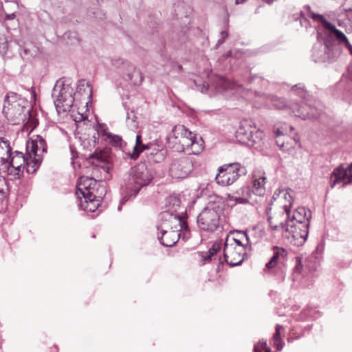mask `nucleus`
<instances>
[{"label": "nucleus", "instance_id": "obj_24", "mask_svg": "<svg viewBox=\"0 0 352 352\" xmlns=\"http://www.w3.org/2000/svg\"><path fill=\"white\" fill-rule=\"evenodd\" d=\"M279 192L282 193L280 199H285V204H284L283 206V209L285 212V218L288 219L289 217V213L291 212L290 208L292 203V197L287 190H279Z\"/></svg>", "mask_w": 352, "mask_h": 352}, {"label": "nucleus", "instance_id": "obj_51", "mask_svg": "<svg viewBox=\"0 0 352 352\" xmlns=\"http://www.w3.org/2000/svg\"><path fill=\"white\" fill-rule=\"evenodd\" d=\"M279 190L280 189H278L277 190H276L273 195V197H272V199L274 200H276L277 199H280V197L282 195V193H280L279 192Z\"/></svg>", "mask_w": 352, "mask_h": 352}, {"label": "nucleus", "instance_id": "obj_22", "mask_svg": "<svg viewBox=\"0 0 352 352\" xmlns=\"http://www.w3.org/2000/svg\"><path fill=\"white\" fill-rule=\"evenodd\" d=\"M12 148L10 142L8 140L0 141V166H6L12 155Z\"/></svg>", "mask_w": 352, "mask_h": 352}, {"label": "nucleus", "instance_id": "obj_7", "mask_svg": "<svg viewBox=\"0 0 352 352\" xmlns=\"http://www.w3.org/2000/svg\"><path fill=\"white\" fill-rule=\"evenodd\" d=\"M199 228L204 231L213 232L221 228L220 210L205 208L197 217Z\"/></svg>", "mask_w": 352, "mask_h": 352}, {"label": "nucleus", "instance_id": "obj_52", "mask_svg": "<svg viewBox=\"0 0 352 352\" xmlns=\"http://www.w3.org/2000/svg\"><path fill=\"white\" fill-rule=\"evenodd\" d=\"M342 45H344L349 51L350 54L352 55V45L349 43V40H346V42H344Z\"/></svg>", "mask_w": 352, "mask_h": 352}, {"label": "nucleus", "instance_id": "obj_30", "mask_svg": "<svg viewBox=\"0 0 352 352\" xmlns=\"http://www.w3.org/2000/svg\"><path fill=\"white\" fill-rule=\"evenodd\" d=\"M107 136L109 138L113 146L122 147V139L118 135H112L111 133L106 132L104 130H101L98 132V135Z\"/></svg>", "mask_w": 352, "mask_h": 352}, {"label": "nucleus", "instance_id": "obj_62", "mask_svg": "<svg viewBox=\"0 0 352 352\" xmlns=\"http://www.w3.org/2000/svg\"><path fill=\"white\" fill-rule=\"evenodd\" d=\"M311 108L309 107V115L311 114Z\"/></svg>", "mask_w": 352, "mask_h": 352}, {"label": "nucleus", "instance_id": "obj_44", "mask_svg": "<svg viewBox=\"0 0 352 352\" xmlns=\"http://www.w3.org/2000/svg\"><path fill=\"white\" fill-rule=\"evenodd\" d=\"M309 17H311L314 21H318V22L321 23L323 28H324V22L323 21H328L323 15L319 14H315L313 12H311L309 11Z\"/></svg>", "mask_w": 352, "mask_h": 352}, {"label": "nucleus", "instance_id": "obj_35", "mask_svg": "<svg viewBox=\"0 0 352 352\" xmlns=\"http://www.w3.org/2000/svg\"><path fill=\"white\" fill-rule=\"evenodd\" d=\"M323 250H324V244H323V243H320L316 247L315 252H314L312 254V257H314V258L316 259V261L314 262V267L315 270H317V267L319 265V263L320 261V257H321L320 255H321L322 252H323Z\"/></svg>", "mask_w": 352, "mask_h": 352}, {"label": "nucleus", "instance_id": "obj_36", "mask_svg": "<svg viewBox=\"0 0 352 352\" xmlns=\"http://www.w3.org/2000/svg\"><path fill=\"white\" fill-rule=\"evenodd\" d=\"M98 191L97 193H94V191H92L90 195H91L93 197H95L96 199H98V201L100 202L103 197L105 196L107 193V190L105 185L102 182H98Z\"/></svg>", "mask_w": 352, "mask_h": 352}, {"label": "nucleus", "instance_id": "obj_63", "mask_svg": "<svg viewBox=\"0 0 352 352\" xmlns=\"http://www.w3.org/2000/svg\"><path fill=\"white\" fill-rule=\"evenodd\" d=\"M309 272H311V267H310V266H309Z\"/></svg>", "mask_w": 352, "mask_h": 352}, {"label": "nucleus", "instance_id": "obj_8", "mask_svg": "<svg viewBox=\"0 0 352 352\" xmlns=\"http://www.w3.org/2000/svg\"><path fill=\"white\" fill-rule=\"evenodd\" d=\"M193 169L194 164L190 157H174L170 163L168 174L172 178L184 179L191 174Z\"/></svg>", "mask_w": 352, "mask_h": 352}, {"label": "nucleus", "instance_id": "obj_15", "mask_svg": "<svg viewBox=\"0 0 352 352\" xmlns=\"http://www.w3.org/2000/svg\"><path fill=\"white\" fill-rule=\"evenodd\" d=\"M342 180L344 181L343 185L352 183V163L346 168L340 166L334 169L331 177V188Z\"/></svg>", "mask_w": 352, "mask_h": 352}, {"label": "nucleus", "instance_id": "obj_37", "mask_svg": "<svg viewBox=\"0 0 352 352\" xmlns=\"http://www.w3.org/2000/svg\"><path fill=\"white\" fill-rule=\"evenodd\" d=\"M291 93L292 94L298 96L302 99H305L307 96V91L305 89V86H301L300 84L293 86Z\"/></svg>", "mask_w": 352, "mask_h": 352}, {"label": "nucleus", "instance_id": "obj_9", "mask_svg": "<svg viewBox=\"0 0 352 352\" xmlns=\"http://www.w3.org/2000/svg\"><path fill=\"white\" fill-rule=\"evenodd\" d=\"M31 155L27 152L25 157L22 152L14 151L8 160L6 168H8L10 174H13L15 179H19L23 176L24 169L28 172V163H29Z\"/></svg>", "mask_w": 352, "mask_h": 352}, {"label": "nucleus", "instance_id": "obj_48", "mask_svg": "<svg viewBox=\"0 0 352 352\" xmlns=\"http://www.w3.org/2000/svg\"><path fill=\"white\" fill-rule=\"evenodd\" d=\"M261 80V78L260 77L257 76L256 75L250 76L247 80L248 83H254L256 81H258V82Z\"/></svg>", "mask_w": 352, "mask_h": 352}, {"label": "nucleus", "instance_id": "obj_60", "mask_svg": "<svg viewBox=\"0 0 352 352\" xmlns=\"http://www.w3.org/2000/svg\"><path fill=\"white\" fill-rule=\"evenodd\" d=\"M91 191H94V193H97V192H98V186L96 187V188H94V189H91Z\"/></svg>", "mask_w": 352, "mask_h": 352}, {"label": "nucleus", "instance_id": "obj_56", "mask_svg": "<svg viewBox=\"0 0 352 352\" xmlns=\"http://www.w3.org/2000/svg\"><path fill=\"white\" fill-rule=\"evenodd\" d=\"M70 150H71L72 155V160H73L74 158L76 157L77 153L76 151H74L72 147H70Z\"/></svg>", "mask_w": 352, "mask_h": 352}, {"label": "nucleus", "instance_id": "obj_57", "mask_svg": "<svg viewBox=\"0 0 352 352\" xmlns=\"http://www.w3.org/2000/svg\"><path fill=\"white\" fill-rule=\"evenodd\" d=\"M324 45L327 48H329L331 45V43L328 39H326L324 41Z\"/></svg>", "mask_w": 352, "mask_h": 352}, {"label": "nucleus", "instance_id": "obj_34", "mask_svg": "<svg viewBox=\"0 0 352 352\" xmlns=\"http://www.w3.org/2000/svg\"><path fill=\"white\" fill-rule=\"evenodd\" d=\"M276 143L280 149H287V145H283L285 140H289V137L283 134L280 129H278L276 131Z\"/></svg>", "mask_w": 352, "mask_h": 352}, {"label": "nucleus", "instance_id": "obj_59", "mask_svg": "<svg viewBox=\"0 0 352 352\" xmlns=\"http://www.w3.org/2000/svg\"><path fill=\"white\" fill-rule=\"evenodd\" d=\"M91 191H94V193H97V192H98V186L96 187V188H94V189H91Z\"/></svg>", "mask_w": 352, "mask_h": 352}, {"label": "nucleus", "instance_id": "obj_16", "mask_svg": "<svg viewBox=\"0 0 352 352\" xmlns=\"http://www.w3.org/2000/svg\"><path fill=\"white\" fill-rule=\"evenodd\" d=\"M98 185V182L93 177L81 176L76 184V195L77 197L80 198V196H85L86 192L91 193L92 192L91 189L94 190Z\"/></svg>", "mask_w": 352, "mask_h": 352}, {"label": "nucleus", "instance_id": "obj_17", "mask_svg": "<svg viewBox=\"0 0 352 352\" xmlns=\"http://www.w3.org/2000/svg\"><path fill=\"white\" fill-rule=\"evenodd\" d=\"M157 230L161 233L160 236H157V239L162 245L172 247L178 241L179 234L177 231L164 228H160Z\"/></svg>", "mask_w": 352, "mask_h": 352}, {"label": "nucleus", "instance_id": "obj_49", "mask_svg": "<svg viewBox=\"0 0 352 352\" xmlns=\"http://www.w3.org/2000/svg\"><path fill=\"white\" fill-rule=\"evenodd\" d=\"M300 17L301 18L299 19L300 25L302 26L305 25V28H307V22L306 21L307 19L305 18V16H304V14H302V12H300Z\"/></svg>", "mask_w": 352, "mask_h": 352}, {"label": "nucleus", "instance_id": "obj_23", "mask_svg": "<svg viewBox=\"0 0 352 352\" xmlns=\"http://www.w3.org/2000/svg\"><path fill=\"white\" fill-rule=\"evenodd\" d=\"M324 22V29L328 30L330 32L331 36H334L340 45H342L344 42H346L348 38L342 31L337 29L336 26L331 24L330 22Z\"/></svg>", "mask_w": 352, "mask_h": 352}, {"label": "nucleus", "instance_id": "obj_14", "mask_svg": "<svg viewBox=\"0 0 352 352\" xmlns=\"http://www.w3.org/2000/svg\"><path fill=\"white\" fill-rule=\"evenodd\" d=\"M293 219L296 221V223L293 226L292 230V241L294 245H302L308 237V219L302 221L301 218L298 219L297 214H294Z\"/></svg>", "mask_w": 352, "mask_h": 352}, {"label": "nucleus", "instance_id": "obj_38", "mask_svg": "<svg viewBox=\"0 0 352 352\" xmlns=\"http://www.w3.org/2000/svg\"><path fill=\"white\" fill-rule=\"evenodd\" d=\"M230 234L233 235L232 237H236L241 241H245L246 245H248L249 241H250L247 230H234L230 232Z\"/></svg>", "mask_w": 352, "mask_h": 352}, {"label": "nucleus", "instance_id": "obj_32", "mask_svg": "<svg viewBox=\"0 0 352 352\" xmlns=\"http://www.w3.org/2000/svg\"><path fill=\"white\" fill-rule=\"evenodd\" d=\"M283 329V326L277 324L276 326V331L273 336V345L278 351L281 350L283 347V342L280 339V330Z\"/></svg>", "mask_w": 352, "mask_h": 352}, {"label": "nucleus", "instance_id": "obj_40", "mask_svg": "<svg viewBox=\"0 0 352 352\" xmlns=\"http://www.w3.org/2000/svg\"><path fill=\"white\" fill-rule=\"evenodd\" d=\"M137 117L134 114L133 111L127 112L126 113V124L131 129H137L138 123L136 122Z\"/></svg>", "mask_w": 352, "mask_h": 352}, {"label": "nucleus", "instance_id": "obj_42", "mask_svg": "<svg viewBox=\"0 0 352 352\" xmlns=\"http://www.w3.org/2000/svg\"><path fill=\"white\" fill-rule=\"evenodd\" d=\"M272 210V208L271 207H267V214H269V212L270 210ZM267 221L270 224V226L271 227V228L274 230H279V229H284L285 228V224L283 222H280L278 225H275L274 224V223L272 222V218L271 216L268 215L267 217Z\"/></svg>", "mask_w": 352, "mask_h": 352}, {"label": "nucleus", "instance_id": "obj_47", "mask_svg": "<svg viewBox=\"0 0 352 352\" xmlns=\"http://www.w3.org/2000/svg\"><path fill=\"white\" fill-rule=\"evenodd\" d=\"M220 36H221V38L218 40V41L217 43V46L221 45V44H223L225 42L226 38L228 36V32L226 30L221 31L220 33Z\"/></svg>", "mask_w": 352, "mask_h": 352}, {"label": "nucleus", "instance_id": "obj_43", "mask_svg": "<svg viewBox=\"0 0 352 352\" xmlns=\"http://www.w3.org/2000/svg\"><path fill=\"white\" fill-rule=\"evenodd\" d=\"M254 352H271V349L267 346L266 342L261 341L254 346Z\"/></svg>", "mask_w": 352, "mask_h": 352}, {"label": "nucleus", "instance_id": "obj_19", "mask_svg": "<svg viewBox=\"0 0 352 352\" xmlns=\"http://www.w3.org/2000/svg\"><path fill=\"white\" fill-rule=\"evenodd\" d=\"M79 199V208L87 212H94L100 206V201L90 193L86 192L85 196H80Z\"/></svg>", "mask_w": 352, "mask_h": 352}, {"label": "nucleus", "instance_id": "obj_28", "mask_svg": "<svg viewBox=\"0 0 352 352\" xmlns=\"http://www.w3.org/2000/svg\"><path fill=\"white\" fill-rule=\"evenodd\" d=\"M287 256V251L284 248H277L274 252L270 261L266 263V267L270 269L275 266L280 258H285Z\"/></svg>", "mask_w": 352, "mask_h": 352}, {"label": "nucleus", "instance_id": "obj_27", "mask_svg": "<svg viewBox=\"0 0 352 352\" xmlns=\"http://www.w3.org/2000/svg\"><path fill=\"white\" fill-rule=\"evenodd\" d=\"M307 258H303L302 255L295 257V266L293 270L294 276L301 275L304 271V266L306 265Z\"/></svg>", "mask_w": 352, "mask_h": 352}, {"label": "nucleus", "instance_id": "obj_10", "mask_svg": "<svg viewBox=\"0 0 352 352\" xmlns=\"http://www.w3.org/2000/svg\"><path fill=\"white\" fill-rule=\"evenodd\" d=\"M246 251L245 248H241L240 245L236 247L233 245V243H224L223 257L225 261L231 267L239 265L245 258Z\"/></svg>", "mask_w": 352, "mask_h": 352}, {"label": "nucleus", "instance_id": "obj_31", "mask_svg": "<svg viewBox=\"0 0 352 352\" xmlns=\"http://www.w3.org/2000/svg\"><path fill=\"white\" fill-rule=\"evenodd\" d=\"M224 243H233V245L238 246L240 245L241 248H245V250H251L252 249V243L249 241V244L246 245L245 241H241L236 237H232L231 235H228L226 238V241Z\"/></svg>", "mask_w": 352, "mask_h": 352}, {"label": "nucleus", "instance_id": "obj_20", "mask_svg": "<svg viewBox=\"0 0 352 352\" xmlns=\"http://www.w3.org/2000/svg\"><path fill=\"white\" fill-rule=\"evenodd\" d=\"M267 177L264 173H258L253 176L252 190L254 195L263 196L265 193Z\"/></svg>", "mask_w": 352, "mask_h": 352}, {"label": "nucleus", "instance_id": "obj_26", "mask_svg": "<svg viewBox=\"0 0 352 352\" xmlns=\"http://www.w3.org/2000/svg\"><path fill=\"white\" fill-rule=\"evenodd\" d=\"M181 201L176 196H169L166 200V210L173 211L174 213H178L180 208Z\"/></svg>", "mask_w": 352, "mask_h": 352}, {"label": "nucleus", "instance_id": "obj_12", "mask_svg": "<svg viewBox=\"0 0 352 352\" xmlns=\"http://www.w3.org/2000/svg\"><path fill=\"white\" fill-rule=\"evenodd\" d=\"M272 105L278 109H288L290 113H293L295 116L305 120L308 116L306 102L292 103L289 106L283 98H274L272 99Z\"/></svg>", "mask_w": 352, "mask_h": 352}, {"label": "nucleus", "instance_id": "obj_13", "mask_svg": "<svg viewBox=\"0 0 352 352\" xmlns=\"http://www.w3.org/2000/svg\"><path fill=\"white\" fill-rule=\"evenodd\" d=\"M159 220L160 225L157 226V229L164 228L172 230L177 228V226L180 227V229L187 227L186 223L179 213H174L173 211L166 210L162 211L159 215Z\"/></svg>", "mask_w": 352, "mask_h": 352}, {"label": "nucleus", "instance_id": "obj_18", "mask_svg": "<svg viewBox=\"0 0 352 352\" xmlns=\"http://www.w3.org/2000/svg\"><path fill=\"white\" fill-rule=\"evenodd\" d=\"M112 64L118 67L123 76H126L127 80H131L135 72V66L123 58H116L112 60Z\"/></svg>", "mask_w": 352, "mask_h": 352}, {"label": "nucleus", "instance_id": "obj_45", "mask_svg": "<svg viewBox=\"0 0 352 352\" xmlns=\"http://www.w3.org/2000/svg\"><path fill=\"white\" fill-rule=\"evenodd\" d=\"M296 141L295 139H291L289 138V140H285L284 146L287 145V149H280L281 151L284 152L289 151L292 148L294 147V145L296 144Z\"/></svg>", "mask_w": 352, "mask_h": 352}, {"label": "nucleus", "instance_id": "obj_1", "mask_svg": "<svg viewBox=\"0 0 352 352\" xmlns=\"http://www.w3.org/2000/svg\"><path fill=\"white\" fill-rule=\"evenodd\" d=\"M154 177L152 170L148 169L145 163L141 162L131 168L124 175L121 183V195L122 196L118 210H120L131 198H134L142 188L148 186Z\"/></svg>", "mask_w": 352, "mask_h": 352}, {"label": "nucleus", "instance_id": "obj_46", "mask_svg": "<svg viewBox=\"0 0 352 352\" xmlns=\"http://www.w3.org/2000/svg\"><path fill=\"white\" fill-rule=\"evenodd\" d=\"M162 149L156 148L155 145L151 143L150 148L148 149L146 152V157L148 158V160L152 157L153 155L155 153V151H162Z\"/></svg>", "mask_w": 352, "mask_h": 352}, {"label": "nucleus", "instance_id": "obj_41", "mask_svg": "<svg viewBox=\"0 0 352 352\" xmlns=\"http://www.w3.org/2000/svg\"><path fill=\"white\" fill-rule=\"evenodd\" d=\"M155 153L153 155L152 157L148 160L149 162L153 163H160L162 162L166 155V151L162 149V151H155Z\"/></svg>", "mask_w": 352, "mask_h": 352}, {"label": "nucleus", "instance_id": "obj_50", "mask_svg": "<svg viewBox=\"0 0 352 352\" xmlns=\"http://www.w3.org/2000/svg\"><path fill=\"white\" fill-rule=\"evenodd\" d=\"M151 143H149V144H143L142 142L140 144V151H141V152L144 151H148V148H150L151 147Z\"/></svg>", "mask_w": 352, "mask_h": 352}, {"label": "nucleus", "instance_id": "obj_39", "mask_svg": "<svg viewBox=\"0 0 352 352\" xmlns=\"http://www.w3.org/2000/svg\"><path fill=\"white\" fill-rule=\"evenodd\" d=\"M142 137L140 135H137L135 138V144L133 146V152L131 155V158L135 160L140 155L141 151H140V145L142 143Z\"/></svg>", "mask_w": 352, "mask_h": 352}, {"label": "nucleus", "instance_id": "obj_3", "mask_svg": "<svg viewBox=\"0 0 352 352\" xmlns=\"http://www.w3.org/2000/svg\"><path fill=\"white\" fill-rule=\"evenodd\" d=\"M175 139L181 144L182 151L188 154L198 155L204 148L202 138L188 131L184 125L175 126L173 130Z\"/></svg>", "mask_w": 352, "mask_h": 352}, {"label": "nucleus", "instance_id": "obj_4", "mask_svg": "<svg viewBox=\"0 0 352 352\" xmlns=\"http://www.w3.org/2000/svg\"><path fill=\"white\" fill-rule=\"evenodd\" d=\"M263 136V132L256 128L254 122L248 119L241 120L235 132L236 140L250 147L260 146Z\"/></svg>", "mask_w": 352, "mask_h": 352}, {"label": "nucleus", "instance_id": "obj_53", "mask_svg": "<svg viewBox=\"0 0 352 352\" xmlns=\"http://www.w3.org/2000/svg\"><path fill=\"white\" fill-rule=\"evenodd\" d=\"M16 18L15 13L6 14L5 16V20H13Z\"/></svg>", "mask_w": 352, "mask_h": 352}, {"label": "nucleus", "instance_id": "obj_55", "mask_svg": "<svg viewBox=\"0 0 352 352\" xmlns=\"http://www.w3.org/2000/svg\"><path fill=\"white\" fill-rule=\"evenodd\" d=\"M208 89V85H206L204 84L202 85L201 87H200L199 90L202 93H206Z\"/></svg>", "mask_w": 352, "mask_h": 352}, {"label": "nucleus", "instance_id": "obj_54", "mask_svg": "<svg viewBox=\"0 0 352 352\" xmlns=\"http://www.w3.org/2000/svg\"><path fill=\"white\" fill-rule=\"evenodd\" d=\"M234 200L239 204H244L247 201L246 199L241 197H235Z\"/></svg>", "mask_w": 352, "mask_h": 352}, {"label": "nucleus", "instance_id": "obj_5", "mask_svg": "<svg viewBox=\"0 0 352 352\" xmlns=\"http://www.w3.org/2000/svg\"><path fill=\"white\" fill-rule=\"evenodd\" d=\"M47 144L44 138L40 135L33 136L26 145V152L31 155L28 163V173H35L43 161V153H46Z\"/></svg>", "mask_w": 352, "mask_h": 352}, {"label": "nucleus", "instance_id": "obj_58", "mask_svg": "<svg viewBox=\"0 0 352 352\" xmlns=\"http://www.w3.org/2000/svg\"><path fill=\"white\" fill-rule=\"evenodd\" d=\"M245 1V0H235V3L236 4H239L243 3Z\"/></svg>", "mask_w": 352, "mask_h": 352}, {"label": "nucleus", "instance_id": "obj_61", "mask_svg": "<svg viewBox=\"0 0 352 352\" xmlns=\"http://www.w3.org/2000/svg\"><path fill=\"white\" fill-rule=\"evenodd\" d=\"M263 1H265L266 3L270 4V3H272L274 0H263Z\"/></svg>", "mask_w": 352, "mask_h": 352}, {"label": "nucleus", "instance_id": "obj_29", "mask_svg": "<svg viewBox=\"0 0 352 352\" xmlns=\"http://www.w3.org/2000/svg\"><path fill=\"white\" fill-rule=\"evenodd\" d=\"M222 243L221 241L214 242L212 247L206 252H202V258L206 261H209L211 258L214 256L221 249Z\"/></svg>", "mask_w": 352, "mask_h": 352}, {"label": "nucleus", "instance_id": "obj_33", "mask_svg": "<svg viewBox=\"0 0 352 352\" xmlns=\"http://www.w3.org/2000/svg\"><path fill=\"white\" fill-rule=\"evenodd\" d=\"M87 160L89 164H91L93 166L103 167L102 164H104V158L101 153H94L90 155Z\"/></svg>", "mask_w": 352, "mask_h": 352}, {"label": "nucleus", "instance_id": "obj_21", "mask_svg": "<svg viewBox=\"0 0 352 352\" xmlns=\"http://www.w3.org/2000/svg\"><path fill=\"white\" fill-rule=\"evenodd\" d=\"M74 94V97H77L80 95L82 97L91 100L92 98V87L89 82H87L84 79H81L78 81L76 92Z\"/></svg>", "mask_w": 352, "mask_h": 352}, {"label": "nucleus", "instance_id": "obj_11", "mask_svg": "<svg viewBox=\"0 0 352 352\" xmlns=\"http://www.w3.org/2000/svg\"><path fill=\"white\" fill-rule=\"evenodd\" d=\"M19 95L14 92H9L5 97L3 113L6 116L19 117L24 113L25 108L18 100Z\"/></svg>", "mask_w": 352, "mask_h": 352}, {"label": "nucleus", "instance_id": "obj_25", "mask_svg": "<svg viewBox=\"0 0 352 352\" xmlns=\"http://www.w3.org/2000/svg\"><path fill=\"white\" fill-rule=\"evenodd\" d=\"M211 87H213L217 92H221L223 91L230 89V82L223 76H217L214 77Z\"/></svg>", "mask_w": 352, "mask_h": 352}, {"label": "nucleus", "instance_id": "obj_6", "mask_svg": "<svg viewBox=\"0 0 352 352\" xmlns=\"http://www.w3.org/2000/svg\"><path fill=\"white\" fill-rule=\"evenodd\" d=\"M246 169L239 163L224 164L219 168L215 177L216 182L222 186L232 185L241 175L246 174Z\"/></svg>", "mask_w": 352, "mask_h": 352}, {"label": "nucleus", "instance_id": "obj_2", "mask_svg": "<svg viewBox=\"0 0 352 352\" xmlns=\"http://www.w3.org/2000/svg\"><path fill=\"white\" fill-rule=\"evenodd\" d=\"M74 89L67 80L56 81L52 93L58 113L69 111L74 102Z\"/></svg>", "mask_w": 352, "mask_h": 352}]
</instances>
